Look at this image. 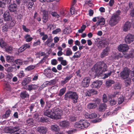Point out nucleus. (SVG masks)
Returning a JSON list of instances; mask_svg holds the SVG:
<instances>
[{"label": "nucleus", "mask_w": 134, "mask_h": 134, "mask_svg": "<svg viewBox=\"0 0 134 134\" xmlns=\"http://www.w3.org/2000/svg\"><path fill=\"white\" fill-rule=\"evenodd\" d=\"M107 65L103 61L97 63L94 65V69L96 74H102L107 71Z\"/></svg>", "instance_id": "f257e3e1"}, {"label": "nucleus", "mask_w": 134, "mask_h": 134, "mask_svg": "<svg viewBox=\"0 0 134 134\" xmlns=\"http://www.w3.org/2000/svg\"><path fill=\"white\" fill-rule=\"evenodd\" d=\"M90 125V123L87 121L81 120L78 122H76L74 127L76 128L84 129L87 128Z\"/></svg>", "instance_id": "f03ea898"}, {"label": "nucleus", "mask_w": 134, "mask_h": 134, "mask_svg": "<svg viewBox=\"0 0 134 134\" xmlns=\"http://www.w3.org/2000/svg\"><path fill=\"white\" fill-rule=\"evenodd\" d=\"M52 110L53 111V119L58 120L61 118L62 114V111L61 109L55 107L53 108Z\"/></svg>", "instance_id": "7ed1b4c3"}, {"label": "nucleus", "mask_w": 134, "mask_h": 134, "mask_svg": "<svg viewBox=\"0 0 134 134\" xmlns=\"http://www.w3.org/2000/svg\"><path fill=\"white\" fill-rule=\"evenodd\" d=\"M120 18V17L117 14H113L110 18L109 24L111 26H115L118 22Z\"/></svg>", "instance_id": "20e7f679"}, {"label": "nucleus", "mask_w": 134, "mask_h": 134, "mask_svg": "<svg viewBox=\"0 0 134 134\" xmlns=\"http://www.w3.org/2000/svg\"><path fill=\"white\" fill-rule=\"evenodd\" d=\"M130 72V70L127 68H124L123 70L120 73V76L123 79L127 78Z\"/></svg>", "instance_id": "39448f33"}, {"label": "nucleus", "mask_w": 134, "mask_h": 134, "mask_svg": "<svg viewBox=\"0 0 134 134\" xmlns=\"http://www.w3.org/2000/svg\"><path fill=\"white\" fill-rule=\"evenodd\" d=\"M19 130V129L18 127H15L12 128L7 127L5 128L4 129V131L5 133H14L17 131H18Z\"/></svg>", "instance_id": "423d86ee"}, {"label": "nucleus", "mask_w": 134, "mask_h": 134, "mask_svg": "<svg viewBox=\"0 0 134 134\" xmlns=\"http://www.w3.org/2000/svg\"><path fill=\"white\" fill-rule=\"evenodd\" d=\"M125 42L127 44H130L134 41V35L128 34L125 38Z\"/></svg>", "instance_id": "0eeeda50"}, {"label": "nucleus", "mask_w": 134, "mask_h": 134, "mask_svg": "<svg viewBox=\"0 0 134 134\" xmlns=\"http://www.w3.org/2000/svg\"><path fill=\"white\" fill-rule=\"evenodd\" d=\"M129 48L128 46L125 44H120L118 47L119 51L123 52L127 51Z\"/></svg>", "instance_id": "6e6552de"}, {"label": "nucleus", "mask_w": 134, "mask_h": 134, "mask_svg": "<svg viewBox=\"0 0 134 134\" xmlns=\"http://www.w3.org/2000/svg\"><path fill=\"white\" fill-rule=\"evenodd\" d=\"M90 82V80L88 77L85 78L81 82V86L84 87H88Z\"/></svg>", "instance_id": "1a4fd4ad"}, {"label": "nucleus", "mask_w": 134, "mask_h": 134, "mask_svg": "<svg viewBox=\"0 0 134 134\" xmlns=\"http://www.w3.org/2000/svg\"><path fill=\"white\" fill-rule=\"evenodd\" d=\"M36 130L37 132L40 133L46 134L47 131V129L46 127L41 126L38 127Z\"/></svg>", "instance_id": "9d476101"}, {"label": "nucleus", "mask_w": 134, "mask_h": 134, "mask_svg": "<svg viewBox=\"0 0 134 134\" xmlns=\"http://www.w3.org/2000/svg\"><path fill=\"white\" fill-rule=\"evenodd\" d=\"M44 115L45 116L50 118L53 119V111L52 110H50L47 109L46 110H44L43 111Z\"/></svg>", "instance_id": "9b49d317"}, {"label": "nucleus", "mask_w": 134, "mask_h": 134, "mask_svg": "<svg viewBox=\"0 0 134 134\" xmlns=\"http://www.w3.org/2000/svg\"><path fill=\"white\" fill-rule=\"evenodd\" d=\"M102 83V82L100 81L97 80L94 81L91 85L93 88H98L100 87Z\"/></svg>", "instance_id": "f8f14e48"}, {"label": "nucleus", "mask_w": 134, "mask_h": 134, "mask_svg": "<svg viewBox=\"0 0 134 134\" xmlns=\"http://www.w3.org/2000/svg\"><path fill=\"white\" fill-rule=\"evenodd\" d=\"M4 19L5 21H9L10 20H12V17L10 15L8 11H6L4 12L3 16Z\"/></svg>", "instance_id": "ddd939ff"}, {"label": "nucleus", "mask_w": 134, "mask_h": 134, "mask_svg": "<svg viewBox=\"0 0 134 134\" xmlns=\"http://www.w3.org/2000/svg\"><path fill=\"white\" fill-rule=\"evenodd\" d=\"M26 87V88L25 89L26 90L30 91L32 90L37 89L38 88V86L37 85L31 84L27 85Z\"/></svg>", "instance_id": "4468645a"}, {"label": "nucleus", "mask_w": 134, "mask_h": 134, "mask_svg": "<svg viewBox=\"0 0 134 134\" xmlns=\"http://www.w3.org/2000/svg\"><path fill=\"white\" fill-rule=\"evenodd\" d=\"M78 99V96L77 93L75 92H72L71 99L72 100V102L74 103H76L77 102Z\"/></svg>", "instance_id": "2eb2a0df"}, {"label": "nucleus", "mask_w": 134, "mask_h": 134, "mask_svg": "<svg viewBox=\"0 0 134 134\" xmlns=\"http://www.w3.org/2000/svg\"><path fill=\"white\" fill-rule=\"evenodd\" d=\"M105 20L104 18L101 17H99V19H98L97 21L96 24L97 26L100 25H103L105 24Z\"/></svg>", "instance_id": "dca6fc26"}, {"label": "nucleus", "mask_w": 134, "mask_h": 134, "mask_svg": "<svg viewBox=\"0 0 134 134\" xmlns=\"http://www.w3.org/2000/svg\"><path fill=\"white\" fill-rule=\"evenodd\" d=\"M20 96L22 99H24L25 98H29V94L26 91L21 92L20 94Z\"/></svg>", "instance_id": "f3484780"}, {"label": "nucleus", "mask_w": 134, "mask_h": 134, "mask_svg": "<svg viewBox=\"0 0 134 134\" xmlns=\"http://www.w3.org/2000/svg\"><path fill=\"white\" fill-rule=\"evenodd\" d=\"M110 51V48L108 47H107L104 49L100 54V57L102 58L107 56L108 54V52Z\"/></svg>", "instance_id": "a211bd4d"}, {"label": "nucleus", "mask_w": 134, "mask_h": 134, "mask_svg": "<svg viewBox=\"0 0 134 134\" xmlns=\"http://www.w3.org/2000/svg\"><path fill=\"white\" fill-rule=\"evenodd\" d=\"M131 24L129 21L126 22L124 24L123 27V30L126 32L129 30L131 26Z\"/></svg>", "instance_id": "6ab92c4d"}, {"label": "nucleus", "mask_w": 134, "mask_h": 134, "mask_svg": "<svg viewBox=\"0 0 134 134\" xmlns=\"http://www.w3.org/2000/svg\"><path fill=\"white\" fill-rule=\"evenodd\" d=\"M125 57L126 59L132 58L134 57V49H132L130 51L128 54H125Z\"/></svg>", "instance_id": "aec40b11"}, {"label": "nucleus", "mask_w": 134, "mask_h": 134, "mask_svg": "<svg viewBox=\"0 0 134 134\" xmlns=\"http://www.w3.org/2000/svg\"><path fill=\"white\" fill-rule=\"evenodd\" d=\"M27 125L30 127H33L34 125V120L33 118H29L26 121Z\"/></svg>", "instance_id": "412c9836"}, {"label": "nucleus", "mask_w": 134, "mask_h": 134, "mask_svg": "<svg viewBox=\"0 0 134 134\" xmlns=\"http://www.w3.org/2000/svg\"><path fill=\"white\" fill-rule=\"evenodd\" d=\"M31 78L29 77L24 78L21 83L22 85L24 86H26L31 81Z\"/></svg>", "instance_id": "4be33fe9"}, {"label": "nucleus", "mask_w": 134, "mask_h": 134, "mask_svg": "<svg viewBox=\"0 0 134 134\" xmlns=\"http://www.w3.org/2000/svg\"><path fill=\"white\" fill-rule=\"evenodd\" d=\"M107 105L105 103H103L99 105L98 110L99 111L103 112L106 109Z\"/></svg>", "instance_id": "5701e85b"}, {"label": "nucleus", "mask_w": 134, "mask_h": 134, "mask_svg": "<svg viewBox=\"0 0 134 134\" xmlns=\"http://www.w3.org/2000/svg\"><path fill=\"white\" fill-rule=\"evenodd\" d=\"M30 47V43L26 44L24 45L19 48V51L20 52H23L27 48H29Z\"/></svg>", "instance_id": "b1692460"}, {"label": "nucleus", "mask_w": 134, "mask_h": 134, "mask_svg": "<svg viewBox=\"0 0 134 134\" xmlns=\"http://www.w3.org/2000/svg\"><path fill=\"white\" fill-rule=\"evenodd\" d=\"M72 91H69L67 92L64 95V99L67 100L69 99H71Z\"/></svg>", "instance_id": "393cba45"}, {"label": "nucleus", "mask_w": 134, "mask_h": 134, "mask_svg": "<svg viewBox=\"0 0 134 134\" xmlns=\"http://www.w3.org/2000/svg\"><path fill=\"white\" fill-rule=\"evenodd\" d=\"M72 74L70 75L69 76H67L65 78L64 80L61 81V83L62 84L64 85L65 83L67 82L72 77Z\"/></svg>", "instance_id": "a878e982"}, {"label": "nucleus", "mask_w": 134, "mask_h": 134, "mask_svg": "<svg viewBox=\"0 0 134 134\" xmlns=\"http://www.w3.org/2000/svg\"><path fill=\"white\" fill-rule=\"evenodd\" d=\"M69 123L66 121H62L60 123V125L62 127H65L68 126Z\"/></svg>", "instance_id": "bb28decb"}, {"label": "nucleus", "mask_w": 134, "mask_h": 134, "mask_svg": "<svg viewBox=\"0 0 134 134\" xmlns=\"http://www.w3.org/2000/svg\"><path fill=\"white\" fill-rule=\"evenodd\" d=\"M85 117L87 119H93L96 116V114H95L92 113L90 114L88 113H86L85 115Z\"/></svg>", "instance_id": "cd10ccee"}, {"label": "nucleus", "mask_w": 134, "mask_h": 134, "mask_svg": "<svg viewBox=\"0 0 134 134\" xmlns=\"http://www.w3.org/2000/svg\"><path fill=\"white\" fill-rule=\"evenodd\" d=\"M51 129L52 130L54 131L55 132H58L60 130L59 126L56 125H51Z\"/></svg>", "instance_id": "c85d7f7f"}, {"label": "nucleus", "mask_w": 134, "mask_h": 134, "mask_svg": "<svg viewBox=\"0 0 134 134\" xmlns=\"http://www.w3.org/2000/svg\"><path fill=\"white\" fill-rule=\"evenodd\" d=\"M7 43L3 40L2 38L0 39V46L2 48L5 49L7 46Z\"/></svg>", "instance_id": "c756f323"}, {"label": "nucleus", "mask_w": 134, "mask_h": 134, "mask_svg": "<svg viewBox=\"0 0 134 134\" xmlns=\"http://www.w3.org/2000/svg\"><path fill=\"white\" fill-rule=\"evenodd\" d=\"M44 72L46 75L47 77L50 78L52 77V72L51 70L45 69L44 70Z\"/></svg>", "instance_id": "7c9ffc66"}, {"label": "nucleus", "mask_w": 134, "mask_h": 134, "mask_svg": "<svg viewBox=\"0 0 134 134\" xmlns=\"http://www.w3.org/2000/svg\"><path fill=\"white\" fill-rule=\"evenodd\" d=\"M49 119L46 116H42L39 119V121L43 123L47 122L49 121Z\"/></svg>", "instance_id": "2f4dec72"}, {"label": "nucleus", "mask_w": 134, "mask_h": 134, "mask_svg": "<svg viewBox=\"0 0 134 134\" xmlns=\"http://www.w3.org/2000/svg\"><path fill=\"white\" fill-rule=\"evenodd\" d=\"M5 51L6 52L9 53L11 54L13 52V48L12 46H9L5 48Z\"/></svg>", "instance_id": "473e14b6"}, {"label": "nucleus", "mask_w": 134, "mask_h": 134, "mask_svg": "<svg viewBox=\"0 0 134 134\" xmlns=\"http://www.w3.org/2000/svg\"><path fill=\"white\" fill-rule=\"evenodd\" d=\"M6 60L8 62H12L14 60V58L13 57L8 55L6 56Z\"/></svg>", "instance_id": "72a5a7b5"}, {"label": "nucleus", "mask_w": 134, "mask_h": 134, "mask_svg": "<svg viewBox=\"0 0 134 134\" xmlns=\"http://www.w3.org/2000/svg\"><path fill=\"white\" fill-rule=\"evenodd\" d=\"M115 82L113 80H107L106 82V85L107 86L109 87L112 84L114 83Z\"/></svg>", "instance_id": "f704fd0d"}, {"label": "nucleus", "mask_w": 134, "mask_h": 134, "mask_svg": "<svg viewBox=\"0 0 134 134\" xmlns=\"http://www.w3.org/2000/svg\"><path fill=\"white\" fill-rule=\"evenodd\" d=\"M115 71L114 70H109L108 71V73H106L104 74V78H106L108 77L111 75V74L113 73L114 74L115 73Z\"/></svg>", "instance_id": "c9c22d12"}, {"label": "nucleus", "mask_w": 134, "mask_h": 134, "mask_svg": "<svg viewBox=\"0 0 134 134\" xmlns=\"http://www.w3.org/2000/svg\"><path fill=\"white\" fill-rule=\"evenodd\" d=\"M41 34L40 36L41 37H42V40L44 42L48 38V36L47 34H45L44 32L42 33Z\"/></svg>", "instance_id": "e433bc0d"}, {"label": "nucleus", "mask_w": 134, "mask_h": 134, "mask_svg": "<svg viewBox=\"0 0 134 134\" xmlns=\"http://www.w3.org/2000/svg\"><path fill=\"white\" fill-rule=\"evenodd\" d=\"M11 113V111L9 109H8L5 112L4 114L3 115V117L4 118H7L9 116Z\"/></svg>", "instance_id": "4c0bfd02"}, {"label": "nucleus", "mask_w": 134, "mask_h": 134, "mask_svg": "<svg viewBox=\"0 0 134 134\" xmlns=\"http://www.w3.org/2000/svg\"><path fill=\"white\" fill-rule=\"evenodd\" d=\"M72 54V52L71 49L70 48H68L66 51L65 54H64L66 56H69L71 55Z\"/></svg>", "instance_id": "58836bf2"}, {"label": "nucleus", "mask_w": 134, "mask_h": 134, "mask_svg": "<svg viewBox=\"0 0 134 134\" xmlns=\"http://www.w3.org/2000/svg\"><path fill=\"white\" fill-rule=\"evenodd\" d=\"M97 106V105L95 103H90L88 105V108L89 109H94Z\"/></svg>", "instance_id": "ea45409f"}, {"label": "nucleus", "mask_w": 134, "mask_h": 134, "mask_svg": "<svg viewBox=\"0 0 134 134\" xmlns=\"http://www.w3.org/2000/svg\"><path fill=\"white\" fill-rule=\"evenodd\" d=\"M81 52L77 51L75 53L74 55L73 56L72 58H78L80 57L81 56Z\"/></svg>", "instance_id": "a19ab883"}, {"label": "nucleus", "mask_w": 134, "mask_h": 134, "mask_svg": "<svg viewBox=\"0 0 134 134\" xmlns=\"http://www.w3.org/2000/svg\"><path fill=\"white\" fill-rule=\"evenodd\" d=\"M8 26L7 23H5L4 24V25L2 26V30L3 32H6L8 31Z\"/></svg>", "instance_id": "79ce46f5"}, {"label": "nucleus", "mask_w": 134, "mask_h": 134, "mask_svg": "<svg viewBox=\"0 0 134 134\" xmlns=\"http://www.w3.org/2000/svg\"><path fill=\"white\" fill-rule=\"evenodd\" d=\"M11 21L9 25V27H13L16 24V21L15 19H12V20H10Z\"/></svg>", "instance_id": "37998d69"}, {"label": "nucleus", "mask_w": 134, "mask_h": 134, "mask_svg": "<svg viewBox=\"0 0 134 134\" xmlns=\"http://www.w3.org/2000/svg\"><path fill=\"white\" fill-rule=\"evenodd\" d=\"M46 41L44 42V44L48 46L49 44L53 41V39L52 37L50 36L48 37Z\"/></svg>", "instance_id": "c03bdc74"}, {"label": "nucleus", "mask_w": 134, "mask_h": 134, "mask_svg": "<svg viewBox=\"0 0 134 134\" xmlns=\"http://www.w3.org/2000/svg\"><path fill=\"white\" fill-rule=\"evenodd\" d=\"M30 35L28 34H27L25 35V38L26 39L25 41L26 42H29L32 40V38L30 37Z\"/></svg>", "instance_id": "a18cd8bd"}, {"label": "nucleus", "mask_w": 134, "mask_h": 134, "mask_svg": "<svg viewBox=\"0 0 134 134\" xmlns=\"http://www.w3.org/2000/svg\"><path fill=\"white\" fill-rule=\"evenodd\" d=\"M66 91V88H63L60 90L58 94V96H62L65 93Z\"/></svg>", "instance_id": "49530a36"}, {"label": "nucleus", "mask_w": 134, "mask_h": 134, "mask_svg": "<svg viewBox=\"0 0 134 134\" xmlns=\"http://www.w3.org/2000/svg\"><path fill=\"white\" fill-rule=\"evenodd\" d=\"M124 100V97L123 96H122L119 97L118 99V103L119 104H121Z\"/></svg>", "instance_id": "de8ad7c7"}, {"label": "nucleus", "mask_w": 134, "mask_h": 134, "mask_svg": "<svg viewBox=\"0 0 134 134\" xmlns=\"http://www.w3.org/2000/svg\"><path fill=\"white\" fill-rule=\"evenodd\" d=\"M85 4L91 7H92V8L94 6V5L92 3V2L90 0H89L88 1L85 2Z\"/></svg>", "instance_id": "09e8293b"}, {"label": "nucleus", "mask_w": 134, "mask_h": 134, "mask_svg": "<svg viewBox=\"0 0 134 134\" xmlns=\"http://www.w3.org/2000/svg\"><path fill=\"white\" fill-rule=\"evenodd\" d=\"M14 62L16 64L19 65H21L23 63L22 61L20 59H17L15 60L14 61Z\"/></svg>", "instance_id": "8fccbe9b"}, {"label": "nucleus", "mask_w": 134, "mask_h": 134, "mask_svg": "<svg viewBox=\"0 0 134 134\" xmlns=\"http://www.w3.org/2000/svg\"><path fill=\"white\" fill-rule=\"evenodd\" d=\"M40 103L42 107L43 108L45 105V102L44 101V98H42L40 100Z\"/></svg>", "instance_id": "3c124183"}, {"label": "nucleus", "mask_w": 134, "mask_h": 134, "mask_svg": "<svg viewBox=\"0 0 134 134\" xmlns=\"http://www.w3.org/2000/svg\"><path fill=\"white\" fill-rule=\"evenodd\" d=\"M121 87L119 83H115L114 86V88L115 90L120 89Z\"/></svg>", "instance_id": "603ef678"}, {"label": "nucleus", "mask_w": 134, "mask_h": 134, "mask_svg": "<svg viewBox=\"0 0 134 134\" xmlns=\"http://www.w3.org/2000/svg\"><path fill=\"white\" fill-rule=\"evenodd\" d=\"M35 67V66L33 65H30L27 67L26 69L28 71H31L34 69Z\"/></svg>", "instance_id": "864d4df0"}, {"label": "nucleus", "mask_w": 134, "mask_h": 134, "mask_svg": "<svg viewBox=\"0 0 134 134\" xmlns=\"http://www.w3.org/2000/svg\"><path fill=\"white\" fill-rule=\"evenodd\" d=\"M51 14L53 17H55L57 18L59 17V15L56 12H52L51 13Z\"/></svg>", "instance_id": "5fc2aeb1"}, {"label": "nucleus", "mask_w": 134, "mask_h": 134, "mask_svg": "<svg viewBox=\"0 0 134 134\" xmlns=\"http://www.w3.org/2000/svg\"><path fill=\"white\" fill-rule=\"evenodd\" d=\"M14 69L13 67L10 66L8 67L7 69H5V70L8 72L9 73L13 71Z\"/></svg>", "instance_id": "6e6d98bb"}, {"label": "nucleus", "mask_w": 134, "mask_h": 134, "mask_svg": "<svg viewBox=\"0 0 134 134\" xmlns=\"http://www.w3.org/2000/svg\"><path fill=\"white\" fill-rule=\"evenodd\" d=\"M88 91L91 95L95 94L97 93V91L93 89L89 90Z\"/></svg>", "instance_id": "4d7b16f0"}, {"label": "nucleus", "mask_w": 134, "mask_h": 134, "mask_svg": "<svg viewBox=\"0 0 134 134\" xmlns=\"http://www.w3.org/2000/svg\"><path fill=\"white\" fill-rule=\"evenodd\" d=\"M41 43L40 40V39H38L37 41L34 42L33 44L34 47H36L38 45H39Z\"/></svg>", "instance_id": "13d9d810"}, {"label": "nucleus", "mask_w": 134, "mask_h": 134, "mask_svg": "<svg viewBox=\"0 0 134 134\" xmlns=\"http://www.w3.org/2000/svg\"><path fill=\"white\" fill-rule=\"evenodd\" d=\"M25 74L23 71H21L18 75L19 78H21L24 76Z\"/></svg>", "instance_id": "bf43d9fd"}, {"label": "nucleus", "mask_w": 134, "mask_h": 134, "mask_svg": "<svg viewBox=\"0 0 134 134\" xmlns=\"http://www.w3.org/2000/svg\"><path fill=\"white\" fill-rule=\"evenodd\" d=\"M56 27V25L54 24H49L48 26V28L50 30H53Z\"/></svg>", "instance_id": "052dcab7"}, {"label": "nucleus", "mask_w": 134, "mask_h": 134, "mask_svg": "<svg viewBox=\"0 0 134 134\" xmlns=\"http://www.w3.org/2000/svg\"><path fill=\"white\" fill-rule=\"evenodd\" d=\"M17 7L16 4L15 3L10 5L8 7V8H16Z\"/></svg>", "instance_id": "680f3d73"}, {"label": "nucleus", "mask_w": 134, "mask_h": 134, "mask_svg": "<svg viewBox=\"0 0 134 134\" xmlns=\"http://www.w3.org/2000/svg\"><path fill=\"white\" fill-rule=\"evenodd\" d=\"M61 31V29L60 28H58L55 30H53L52 32V34H56L58 32Z\"/></svg>", "instance_id": "e2e57ef3"}, {"label": "nucleus", "mask_w": 134, "mask_h": 134, "mask_svg": "<svg viewBox=\"0 0 134 134\" xmlns=\"http://www.w3.org/2000/svg\"><path fill=\"white\" fill-rule=\"evenodd\" d=\"M117 103V101L114 99H111L110 100V104L111 105H115Z\"/></svg>", "instance_id": "0e129e2a"}, {"label": "nucleus", "mask_w": 134, "mask_h": 134, "mask_svg": "<svg viewBox=\"0 0 134 134\" xmlns=\"http://www.w3.org/2000/svg\"><path fill=\"white\" fill-rule=\"evenodd\" d=\"M103 102H107L108 101L107 97L105 94H104L103 97Z\"/></svg>", "instance_id": "69168bd1"}, {"label": "nucleus", "mask_w": 134, "mask_h": 134, "mask_svg": "<svg viewBox=\"0 0 134 134\" xmlns=\"http://www.w3.org/2000/svg\"><path fill=\"white\" fill-rule=\"evenodd\" d=\"M51 104L49 102H47L46 103L45 108L46 109H49L51 107Z\"/></svg>", "instance_id": "338daca9"}, {"label": "nucleus", "mask_w": 134, "mask_h": 134, "mask_svg": "<svg viewBox=\"0 0 134 134\" xmlns=\"http://www.w3.org/2000/svg\"><path fill=\"white\" fill-rule=\"evenodd\" d=\"M48 16H42L43 21L44 23H46L48 20Z\"/></svg>", "instance_id": "774afa93"}]
</instances>
